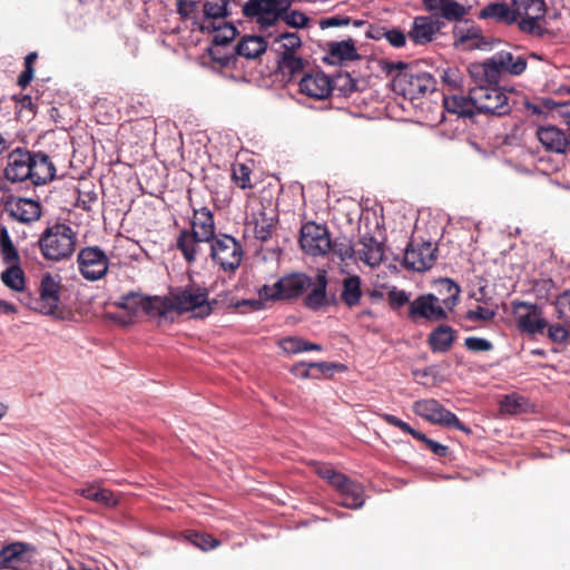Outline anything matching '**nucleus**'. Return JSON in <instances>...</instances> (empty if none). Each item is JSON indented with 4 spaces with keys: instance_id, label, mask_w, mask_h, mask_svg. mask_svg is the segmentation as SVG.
I'll return each mask as SVG.
<instances>
[{
    "instance_id": "f257e3e1",
    "label": "nucleus",
    "mask_w": 570,
    "mask_h": 570,
    "mask_svg": "<svg viewBox=\"0 0 570 570\" xmlns=\"http://www.w3.org/2000/svg\"><path fill=\"white\" fill-rule=\"evenodd\" d=\"M327 276L320 272L315 279L304 273H292L281 277L274 285H263L258 296L263 301H292L304 297V306L312 311H318L328 304Z\"/></svg>"
},
{
    "instance_id": "f03ea898",
    "label": "nucleus",
    "mask_w": 570,
    "mask_h": 570,
    "mask_svg": "<svg viewBox=\"0 0 570 570\" xmlns=\"http://www.w3.org/2000/svg\"><path fill=\"white\" fill-rule=\"evenodd\" d=\"M56 171L51 157L46 153L18 147L7 157L4 177L11 183L30 181L33 186H42L56 178Z\"/></svg>"
},
{
    "instance_id": "7ed1b4c3",
    "label": "nucleus",
    "mask_w": 570,
    "mask_h": 570,
    "mask_svg": "<svg viewBox=\"0 0 570 570\" xmlns=\"http://www.w3.org/2000/svg\"><path fill=\"white\" fill-rule=\"evenodd\" d=\"M218 236L214 214L207 207L194 208L189 228L179 230L175 247L189 265L197 262L203 254V244H208Z\"/></svg>"
},
{
    "instance_id": "20e7f679",
    "label": "nucleus",
    "mask_w": 570,
    "mask_h": 570,
    "mask_svg": "<svg viewBox=\"0 0 570 570\" xmlns=\"http://www.w3.org/2000/svg\"><path fill=\"white\" fill-rule=\"evenodd\" d=\"M157 302L161 306V317L176 312L180 315L193 313L196 318H205L213 313L216 304V301L209 299L208 288L194 282L170 288L168 295L160 296Z\"/></svg>"
},
{
    "instance_id": "39448f33",
    "label": "nucleus",
    "mask_w": 570,
    "mask_h": 570,
    "mask_svg": "<svg viewBox=\"0 0 570 570\" xmlns=\"http://www.w3.org/2000/svg\"><path fill=\"white\" fill-rule=\"evenodd\" d=\"M384 69L392 77L393 90L404 98L414 100L435 90L436 80L426 71L409 67L402 61L386 62Z\"/></svg>"
},
{
    "instance_id": "423d86ee",
    "label": "nucleus",
    "mask_w": 570,
    "mask_h": 570,
    "mask_svg": "<svg viewBox=\"0 0 570 570\" xmlns=\"http://www.w3.org/2000/svg\"><path fill=\"white\" fill-rule=\"evenodd\" d=\"M77 245V233L71 226L56 223L47 227L38 239V246L46 261L61 262L72 256Z\"/></svg>"
},
{
    "instance_id": "0eeeda50",
    "label": "nucleus",
    "mask_w": 570,
    "mask_h": 570,
    "mask_svg": "<svg viewBox=\"0 0 570 570\" xmlns=\"http://www.w3.org/2000/svg\"><path fill=\"white\" fill-rule=\"evenodd\" d=\"M61 285L50 273L42 275L39 285V296L33 297L30 294H22L20 302L32 311L43 315L58 316L61 311L60 305Z\"/></svg>"
},
{
    "instance_id": "6e6552de",
    "label": "nucleus",
    "mask_w": 570,
    "mask_h": 570,
    "mask_svg": "<svg viewBox=\"0 0 570 570\" xmlns=\"http://www.w3.org/2000/svg\"><path fill=\"white\" fill-rule=\"evenodd\" d=\"M292 4L293 0H248L243 6V14L254 19L262 29H267L276 26Z\"/></svg>"
},
{
    "instance_id": "1a4fd4ad",
    "label": "nucleus",
    "mask_w": 570,
    "mask_h": 570,
    "mask_svg": "<svg viewBox=\"0 0 570 570\" xmlns=\"http://www.w3.org/2000/svg\"><path fill=\"white\" fill-rule=\"evenodd\" d=\"M209 256L224 272H235L243 259V247L236 238L227 234H218L209 243Z\"/></svg>"
},
{
    "instance_id": "9d476101",
    "label": "nucleus",
    "mask_w": 570,
    "mask_h": 570,
    "mask_svg": "<svg viewBox=\"0 0 570 570\" xmlns=\"http://www.w3.org/2000/svg\"><path fill=\"white\" fill-rule=\"evenodd\" d=\"M509 98L499 86L476 85L472 88V101L478 114L504 116L511 110Z\"/></svg>"
},
{
    "instance_id": "9b49d317",
    "label": "nucleus",
    "mask_w": 570,
    "mask_h": 570,
    "mask_svg": "<svg viewBox=\"0 0 570 570\" xmlns=\"http://www.w3.org/2000/svg\"><path fill=\"white\" fill-rule=\"evenodd\" d=\"M80 275L89 282L104 278L109 269V257L99 246H86L77 254Z\"/></svg>"
},
{
    "instance_id": "f8f14e48",
    "label": "nucleus",
    "mask_w": 570,
    "mask_h": 570,
    "mask_svg": "<svg viewBox=\"0 0 570 570\" xmlns=\"http://www.w3.org/2000/svg\"><path fill=\"white\" fill-rule=\"evenodd\" d=\"M299 246L309 256H325L331 252V235L325 225L307 222L299 230Z\"/></svg>"
},
{
    "instance_id": "ddd939ff",
    "label": "nucleus",
    "mask_w": 570,
    "mask_h": 570,
    "mask_svg": "<svg viewBox=\"0 0 570 570\" xmlns=\"http://www.w3.org/2000/svg\"><path fill=\"white\" fill-rule=\"evenodd\" d=\"M414 410L417 415L433 424L442 425L445 428H454L468 435L472 433V430L463 424L453 412L445 409L439 401L434 399L415 402Z\"/></svg>"
},
{
    "instance_id": "4468645a",
    "label": "nucleus",
    "mask_w": 570,
    "mask_h": 570,
    "mask_svg": "<svg viewBox=\"0 0 570 570\" xmlns=\"http://www.w3.org/2000/svg\"><path fill=\"white\" fill-rule=\"evenodd\" d=\"M37 556L36 546L16 541L0 549V568L12 570H32Z\"/></svg>"
},
{
    "instance_id": "2eb2a0df",
    "label": "nucleus",
    "mask_w": 570,
    "mask_h": 570,
    "mask_svg": "<svg viewBox=\"0 0 570 570\" xmlns=\"http://www.w3.org/2000/svg\"><path fill=\"white\" fill-rule=\"evenodd\" d=\"M438 247L431 242H409L403 265L405 268L415 272H425L433 267L436 261Z\"/></svg>"
},
{
    "instance_id": "dca6fc26",
    "label": "nucleus",
    "mask_w": 570,
    "mask_h": 570,
    "mask_svg": "<svg viewBox=\"0 0 570 570\" xmlns=\"http://www.w3.org/2000/svg\"><path fill=\"white\" fill-rule=\"evenodd\" d=\"M409 318L417 322L424 318L430 322L448 320V311L433 294L420 295L409 306Z\"/></svg>"
},
{
    "instance_id": "f3484780",
    "label": "nucleus",
    "mask_w": 570,
    "mask_h": 570,
    "mask_svg": "<svg viewBox=\"0 0 570 570\" xmlns=\"http://www.w3.org/2000/svg\"><path fill=\"white\" fill-rule=\"evenodd\" d=\"M453 46L464 50L485 49L489 41L482 29L472 20H464L453 27Z\"/></svg>"
},
{
    "instance_id": "a211bd4d",
    "label": "nucleus",
    "mask_w": 570,
    "mask_h": 570,
    "mask_svg": "<svg viewBox=\"0 0 570 570\" xmlns=\"http://www.w3.org/2000/svg\"><path fill=\"white\" fill-rule=\"evenodd\" d=\"M512 6L518 11V22L520 30L529 33H535L539 29V20L546 14V3L543 0H512Z\"/></svg>"
},
{
    "instance_id": "6ab92c4d",
    "label": "nucleus",
    "mask_w": 570,
    "mask_h": 570,
    "mask_svg": "<svg viewBox=\"0 0 570 570\" xmlns=\"http://www.w3.org/2000/svg\"><path fill=\"white\" fill-rule=\"evenodd\" d=\"M157 301H160V296L151 297L130 292L119 298L117 306L128 311L132 315L144 313L151 317H161V306Z\"/></svg>"
},
{
    "instance_id": "aec40b11",
    "label": "nucleus",
    "mask_w": 570,
    "mask_h": 570,
    "mask_svg": "<svg viewBox=\"0 0 570 570\" xmlns=\"http://www.w3.org/2000/svg\"><path fill=\"white\" fill-rule=\"evenodd\" d=\"M514 307L524 308L525 314L518 316V328L531 335H543L548 327V321L543 316L542 308L528 302H518Z\"/></svg>"
},
{
    "instance_id": "412c9836",
    "label": "nucleus",
    "mask_w": 570,
    "mask_h": 570,
    "mask_svg": "<svg viewBox=\"0 0 570 570\" xmlns=\"http://www.w3.org/2000/svg\"><path fill=\"white\" fill-rule=\"evenodd\" d=\"M356 263L362 262L370 267H377L384 261V244L370 233L361 235L355 244Z\"/></svg>"
},
{
    "instance_id": "4be33fe9",
    "label": "nucleus",
    "mask_w": 570,
    "mask_h": 570,
    "mask_svg": "<svg viewBox=\"0 0 570 570\" xmlns=\"http://www.w3.org/2000/svg\"><path fill=\"white\" fill-rule=\"evenodd\" d=\"M4 210L20 223H31L41 216V205L31 198H9L4 204Z\"/></svg>"
},
{
    "instance_id": "5701e85b",
    "label": "nucleus",
    "mask_w": 570,
    "mask_h": 570,
    "mask_svg": "<svg viewBox=\"0 0 570 570\" xmlns=\"http://www.w3.org/2000/svg\"><path fill=\"white\" fill-rule=\"evenodd\" d=\"M298 85L302 94L318 100L327 98L334 90L332 80L322 71L306 73Z\"/></svg>"
},
{
    "instance_id": "b1692460",
    "label": "nucleus",
    "mask_w": 570,
    "mask_h": 570,
    "mask_svg": "<svg viewBox=\"0 0 570 570\" xmlns=\"http://www.w3.org/2000/svg\"><path fill=\"white\" fill-rule=\"evenodd\" d=\"M440 29L441 23L438 20L428 16H419L413 20L409 38L414 45H426L433 40Z\"/></svg>"
},
{
    "instance_id": "393cba45",
    "label": "nucleus",
    "mask_w": 570,
    "mask_h": 570,
    "mask_svg": "<svg viewBox=\"0 0 570 570\" xmlns=\"http://www.w3.org/2000/svg\"><path fill=\"white\" fill-rule=\"evenodd\" d=\"M335 490L340 493L342 501L341 505L347 509H360L364 505V488L361 483L344 475V480L340 481V487Z\"/></svg>"
},
{
    "instance_id": "a878e982",
    "label": "nucleus",
    "mask_w": 570,
    "mask_h": 570,
    "mask_svg": "<svg viewBox=\"0 0 570 570\" xmlns=\"http://www.w3.org/2000/svg\"><path fill=\"white\" fill-rule=\"evenodd\" d=\"M470 73L476 79L478 85L484 86H498L503 75L501 67L493 56L481 63L472 65Z\"/></svg>"
},
{
    "instance_id": "bb28decb",
    "label": "nucleus",
    "mask_w": 570,
    "mask_h": 570,
    "mask_svg": "<svg viewBox=\"0 0 570 570\" xmlns=\"http://www.w3.org/2000/svg\"><path fill=\"white\" fill-rule=\"evenodd\" d=\"M479 19H493L504 24H513L518 22V11L512 4L503 2H492L482 8L478 14Z\"/></svg>"
},
{
    "instance_id": "cd10ccee",
    "label": "nucleus",
    "mask_w": 570,
    "mask_h": 570,
    "mask_svg": "<svg viewBox=\"0 0 570 570\" xmlns=\"http://www.w3.org/2000/svg\"><path fill=\"white\" fill-rule=\"evenodd\" d=\"M456 340V331L450 325L436 326L428 336V345L433 353H446Z\"/></svg>"
},
{
    "instance_id": "c85d7f7f",
    "label": "nucleus",
    "mask_w": 570,
    "mask_h": 570,
    "mask_svg": "<svg viewBox=\"0 0 570 570\" xmlns=\"http://www.w3.org/2000/svg\"><path fill=\"white\" fill-rule=\"evenodd\" d=\"M237 35V29L232 26L227 24L222 29H218V32L214 36V47L210 49V57L214 61L218 62L223 67H228L233 60V56H219V49L220 47L229 45L230 41L234 40V38Z\"/></svg>"
},
{
    "instance_id": "c756f323",
    "label": "nucleus",
    "mask_w": 570,
    "mask_h": 570,
    "mask_svg": "<svg viewBox=\"0 0 570 570\" xmlns=\"http://www.w3.org/2000/svg\"><path fill=\"white\" fill-rule=\"evenodd\" d=\"M76 492L85 499L97 502L107 508H115L119 504V499L115 492L97 484H88L78 489Z\"/></svg>"
},
{
    "instance_id": "7c9ffc66",
    "label": "nucleus",
    "mask_w": 570,
    "mask_h": 570,
    "mask_svg": "<svg viewBox=\"0 0 570 570\" xmlns=\"http://www.w3.org/2000/svg\"><path fill=\"white\" fill-rule=\"evenodd\" d=\"M246 226L247 228L252 227L255 238L263 243L272 237L274 230L273 218L268 217L263 210L253 213Z\"/></svg>"
},
{
    "instance_id": "2f4dec72",
    "label": "nucleus",
    "mask_w": 570,
    "mask_h": 570,
    "mask_svg": "<svg viewBox=\"0 0 570 570\" xmlns=\"http://www.w3.org/2000/svg\"><path fill=\"white\" fill-rule=\"evenodd\" d=\"M267 49V42L258 36H245L235 47L236 55L246 59H255Z\"/></svg>"
},
{
    "instance_id": "473e14b6",
    "label": "nucleus",
    "mask_w": 570,
    "mask_h": 570,
    "mask_svg": "<svg viewBox=\"0 0 570 570\" xmlns=\"http://www.w3.org/2000/svg\"><path fill=\"white\" fill-rule=\"evenodd\" d=\"M444 106L451 114H456L462 117H473L476 112L475 105L472 101V88L469 91V96L453 95L444 97Z\"/></svg>"
},
{
    "instance_id": "72a5a7b5",
    "label": "nucleus",
    "mask_w": 570,
    "mask_h": 570,
    "mask_svg": "<svg viewBox=\"0 0 570 570\" xmlns=\"http://www.w3.org/2000/svg\"><path fill=\"white\" fill-rule=\"evenodd\" d=\"M361 284L362 281L358 275H352L343 279L341 299L347 307L352 308L360 304L363 296Z\"/></svg>"
},
{
    "instance_id": "f704fd0d",
    "label": "nucleus",
    "mask_w": 570,
    "mask_h": 570,
    "mask_svg": "<svg viewBox=\"0 0 570 570\" xmlns=\"http://www.w3.org/2000/svg\"><path fill=\"white\" fill-rule=\"evenodd\" d=\"M503 73L513 76L521 75L527 68V59L522 56H513L508 51H500L493 55Z\"/></svg>"
},
{
    "instance_id": "c9c22d12",
    "label": "nucleus",
    "mask_w": 570,
    "mask_h": 570,
    "mask_svg": "<svg viewBox=\"0 0 570 570\" xmlns=\"http://www.w3.org/2000/svg\"><path fill=\"white\" fill-rule=\"evenodd\" d=\"M328 53L340 61H353L360 58L353 39L331 41L327 45Z\"/></svg>"
},
{
    "instance_id": "e433bc0d",
    "label": "nucleus",
    "mask_w": 570,
    "mask_h": 570,
    "mask_svg": "<svg viewBox=\"0 0 570 570\" xmlns=\"http://www.w3.org/2000/svg\"><path fill=\"white\" fill-rule=\"evenodd\" d=\"M439 292L444 294V297L440 298V303L446 311H452L459 301L461 292L459 285L450 278H443L439 282Z\"/></svg>"
},
{
    "instance_id": "4c0bfd02",
    "label": "nucleus",
    "mask_w": 570,
    "mask_h": 570,
    "mask_svg": "<svg viewBox=\"0 0 570 570\" xmlns=\"http://www.w3.org/2000/svg\"><path fill=\"white\" fill-rule=\"evenodd\" d=\"M331 246L330 253H333L341 262L352 261L356 263L355 245L351 239L346 237L331 239Z\"/></svg>"
},
{
    "instance_id": "58836bf2",
    "label": "nucleus",
    "mask_w": 570,
    "mask_h": 570,
    "mask_svg": "<svg viewBox=\"0 0 570 570\" xmlns=\"http://www.w3.org/2000/svg\"><path fill=\"white\" fill-rule=\"evenodd\" d=\"M278 69L284 76H288L292 79L295 75L303 71L304 61L295 53L283 52L278 60Z\"/></svg>"
},
{
    "instance_id": "ea45409f",
    "label": "nucleus",
    "mask_w": 570,
    "mask_h": 570,
    "mask_svg": "<svg viewBox=\"0 0 570 570\" xmlns=\"http://www.w3.org/2000/svg\"><path fill=\"white\" fill-rule=\"evenodd\" d=\"M529 405L528 399L515 393L505 395L500 402V411L508 414H520L527 411Z\"/></svg>"
},
{
    "instance_id": "a19ab883",
    "label": "nucleus",
    "mask_w": 570,
    "mask_h": 570,
    "mask_svg": "<svg viewBox=\"0 0 570 570\" xmlns=\"http://www.w3.org/2000/svg\"><path fill=\"white\" fill-rule=\"evenodd\" d=\"M440 16L448 21H460L466 14V9L456 0H439Z\"/></svg>"
},
{
    "instance_id": "79ce46f5",
    "label": "nucleus",
    "mask_w": 570,
    "mask_h": 570,
    "mask_svg": "<svg viewBox=\"0 0 570 570\" xmlns=\"http://www.w3.org/2000/svg\"><path fill=\"white\" fill-rule=\"evenodd\" d=\"M185 538L193 546L199 548L203 551H209L212 549L217 548L220 544V541L214 538L213 535L198 532L194 530L186 531Z\"/></svg>"
},
{
    "instance_id": "37998d69",
    "label": "nucleus",
    "mask_w": 570,
    "mask_h": 570,
    "mask_svg": "<svg viewBox=\"0 0 570 570\" xmlns=\"http://www.w3.org/2000/svg\"><path fill=\"white\" fill-rule=\"evenodd\" d=\"M1 279L9 288L22 292L24 287V273L18 265H11L1 274Z\"/></svg>"
},
{
    "instance_id": "c03bdc74",
    "label": "nucleus",
    "mask_w": 570,
    "mask_h": 570,
    "mask_svg": "<svg viewBox=\"0 0 570 570\" xmlns=\"http://www.w3.org/2000/svg\"><path fill=\"white\" fill-rule=\"evenodd\" d=\"M544 334L552 343L562 344L570 337V323L563 321L553 324L548 323Z\"/></svg>"
},
{
    "instance_id": "a18cd8bd",
    "label": "nucleus",
    "mask_w": 570,
    "mask_h": 570,
    "mask_svg": "<svg viewBox=\"0 0 570 570\" xmlns=\"http://www.w3.org/2000/svg\"><path fill=\"white\" fill-rule=\"evenodd\" d=\"M380 417L387 424L396 426L400 430H402L404 433H407V434L412 435L414 439H416L417 441L423 442L425 445L430 440L424 433L414 430L413 428H411L410 424H407L406 422L396 417L395 415L383 413V414H380Z\"/></svg>"
},
{
    "instance_id": "49530a36",
    "label": "nucleus",
    "mask_w": 570,
    "mask_h": 570,
    "mask_svg": "<svg viewBox=\"0 0 570 570\" xmlns=\"http://www.w3.org/2000/svg\"><path fill=\"white\" fill-rule=\"evenodd\" d=\"M315 473L322 478L323 480H326L330 485H332L334 489L336 487H340V481L344 480V475L341 472L335 471L330 464L327 463H316L315 465Z\"/></svg>"
},
{
    "instance_id": "de8ad7c7",
    "label": "nucleus",
    "mask_w": 570,
    "mask_h": 570,
    "mask_svg": "<svg viewBox=\"0 0 570 570\" xmlns=\"http://www.w3.org/2000/svg\"><path fill=\"white\" fill-rule=\"evenodd\" d=\"M227 3L228 0L218 1H209L206 0L203 2V11L205 18L208 19H219L227 16Z\"/></svg>"
},
{
    "instance_id": "09e8293b",
    "label": "nucleus",
    "mask_w": 570,
    "mask_h": 570,
    "mask_svg": "<svg viewBox=\"0 0 570 570\" xmlns=\"http://www.w3.org/2000/svg\"><path fill=\"white\" fill-rule=\"evenodd\" d=\"M38 59V53L36 51L29 52L24 58V69L20 73L18 78V85L21 88H26L31 80L33 79L35 68L33 65Z\"/></svg>"
},
{
    "instance_id": "8fccbe9b",
    "label": "nucleus",
    "mask_w": 570,
    "mask_h": 570,
    "mask_svg": "<svg viewBox=\"0 0 570 570\" xmlns=\"http://www.w3.org/2000/svg\"><path fill=\"white\" fill-rule=\"evenodd\" d=\"M553 305L558 318L570 323V291H566L558 295Z\"/></svg>"
},
{
    "instance_id": "3c124183",
    "label": "nucleus",
    "mask_w": 570,
    "mask_h": 570,
    "mask_svg": "<svg viewBox=\"0 0 570 570\" xmlns=\"http://www.w3.org/2000/svg\"><path fill=\"white\" fill-rule=\"evenodd\" d=\"M250 174L252 170L248 166L239 164L233 168L232 178L239 188H252Z\"/></svg>"
},
{
    "instance_id": "603ef678",
    "label": "nucleus",
    "mask_w": 570,
    "mask_h": 570,
    "mask_svg": "<svg viewBox=\"0 0 570 570\" xmlns=\"http://www.w3.org/2000/svg\"><path fill=\"white\" fill-rule=\"evenodd\" d=\"M281 21L292 28H304L307 26L309 19L302 11L288 9L282 14Z\"/></svg>"
},
{
    "instance_id": "864d4df0",
    "label": "nucleus",
    "mask_w": 570,
    "mask_h": 570,
    "mask_svg": "<svg viewBox=\"0 0 570 570\" xmlns=\"http://www.w3.org/2000/svg\"><path fill=\"white\" fill-rule=\"evenodd\" d=\"M387 301L393 309L400 308L410 303V294L403 289L393 287L387 292Z\"/></svg>"
},
{
    "instance_id": "5fc2aeb1",
    "label": "nucleus",
    "mask_w": 570,
    "mask_h": 570,
    "mask_svg": "<svg viewBox=\"0 0 570 570\" xmlns=\"http://www.w3.org/2000/svg\"><path fill=\"white\" fill-rule=\"evenodd\" d=\"M464 346L471 352H489L493 348L490 341L476 336L466 337L464 340Z\"/></svg>"
},
{
    "instance_id": "6e6d98bb",
    "label": "nucleus",
    "mask_w": 570,
    "mask_h": 570,
    "mask_svg": "<svg viewBox=\"0 0 570 570\" xmlns=\"http://www.w3.org/2000/svg\"><path fill=\"white\" fill-rule=\"evenodd\" d=\"M303 338L296 337V336H288L279 341V347L288 354H296L303 352L304 346Z\"/></svg>"
},
{
    "instance_id": "4d7b16f0",
    "label": "nucleus",
    "mask_w": 570,
    "mask_h": 570,
    "mask_svg": "<svg viewBox=\"0 0 570 570\" xmlns=\"http://www.w3.org/2000/svg\"><path fill=\"white\" fill-rule=\"evenodd\" d=\"M495 316V312L482 306H476L475 309H469L464 317L469 321L476 322V321H484L489 322L492 321Z\"/></svg>"
},
{
    "instance_id": "13d9d810",
    "label": "nucleus",
    "mask_w": 570,
    "mask_h": 570,
    "mask_svg": "<svg viewBox=\"0 0 570 570\" xmlns=\"http://www.w3.org/2000/svg\"><path fill=\"white\" fill-rule=\"evenodd\" d=\"M199 3L200 2L196 0H177V12L181 19H189L195 12H197Z\"/></svg>"
},
{
    "instance_id": "bf43d9fd",
    "label": "nucleus",
    "mask_w": 570,
    "mask_h": 570,
    "mask_svg": "<svg viewBox=\"0 0 570 570\" xmlns=\"http://www.w3.org/2000/svg\"><path fill=\"white\" fill-rule=\"evenodd\" d=\"M384 39L394 48H402L406 43L405 33L397 28L386 29V32L382 33Z\"/></svg>"
},
{
    "instance_id": "052dcab7",
    "label": "nucleus",
    "mask_w": 570,
    "mask_h": 570,
    "mask_svg": "<svg viewBox=\"0 0 570 570\" xmlns=\"http://www.w3.org/2000/svg\"><path fill=\"white\" fill-rule=\"evenodd\" d=\"M344 365L332 362H311L309 368L311 372H314L316 376L314 379H321L325 373L333 370H342Z\"/></svg>"
},
{
    "instance_id": "680f3d73",
    "label": "nucleus",
    "mask_w": 570,
    "mask_h": 570,
    "mask_svg": "<svg viewBox=\"0 0 570 570\" xmlns=\"http://www.w3.org/2000/svg\"><path fill=\"white\" fill-rule=\"evenodd\" d=\"M279 39L283 41L282 46L284 48V52L295 53V50L302 45L301 38L295 32L282 33Z\"/></svg>"
},
{
    "instance_id": "e2e57ef3",
    "label": "nucleus",
    "mask_w": 570,
    "mask_h": 570,
    "mask_svg": "<svg viewBox=\"0 0 570 570\" xmlns=\"http://www.w3.org/2000/svg\"><path fill=\"white\" fill-rule=\"evenodd\" d=\"M332 85L334 90L338 89L345 96L355 90V81L350 75L338 76L334 81H332Z\"/></svg>"
},
{
    "instance_id": "0e129e2a",
    "label": "nucleus",
    "mask_w": 570,
    "mask_h": 570,
    "mask_svg": "<svg viewBox=\"0 0 570 570\" xmlns=\"http://www.w3.org/2000/svg\"><path fill=\"white\" fill-rule=\"evenodd\" d=\"M1 256L4 263L10 265H18L20 256L13 243L0 247Z\"/></svg>"
},
{
    "instance_id": "69168bd1",
    "label": "nucleus",
    "mask_w": 570,
    "mask_h": 570,
    "mask_svg": "<svg viewBox=\"0 0 570 570\" xmlns=\"http://www.w3.org/2000/svg\"><path fill=\"white\" fill-rule=\"evenodd\" d=\"M17 108H19V115L22 116L23 111H28L29 115L35 116L36 106L32 98L29 95H22L16 99Z\"/></svg>"
},
{
    "instance_id": "338daca9",
    "label": "nucleus",
    "mask_w": 570,
    "mask_h": 570,
    "mask_svg": "<svg viewBox=\"0 0 570 570\" xmlns=\"http://www.w3.org/2000/svg\"><path fill=\"white\" fill-rule=\"evenodd\" d=\"M291 373L294 376L302 377V379H312V377L316 376V374H314V372H311L309 363H306V362H298V363L294 364L291 367Z\"/></svg>"
},
{
    "instance_id": "774afa93",
    "label": "nucleus",
    "mask_w": 570,
    "mask_h": 570,
    "mask_svg": "<svg viewBox=\"0 0 570 570\" xmlns=\"http://www.w3.org/2000/svg\"><path fill=\"white\" fill-rule=\"evenodd\" d=\"M350 22H351V18H348V17L334 16V17H328V18L321 20L320 26L322 29H325V28H332V27L347 26V24H350Z\"/></svg>"
}]
</instances>
